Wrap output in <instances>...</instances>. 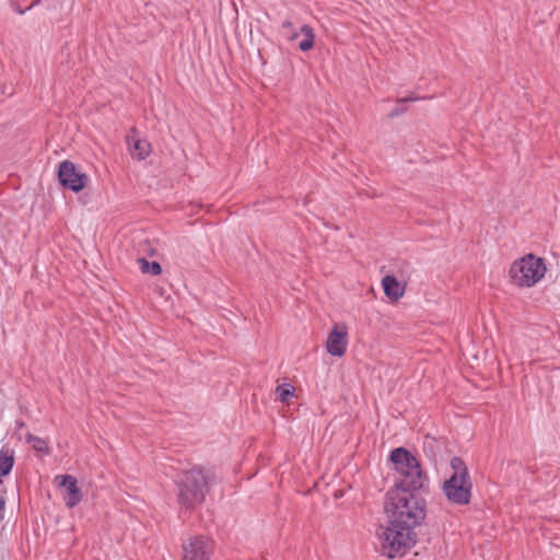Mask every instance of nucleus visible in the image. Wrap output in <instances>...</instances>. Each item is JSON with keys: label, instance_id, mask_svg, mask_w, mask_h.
Returning a JSON list of instances; mask_svg holds the SVG:
<instances>
[{"label": "nucleus", "instance_id": "nucleus-1", "mask_svg": "<svg viewBox=\"0 0 560 560\" xmlns=\"http://www.w3.org/2000/svg\"><path fill=\"white\" fill-rule=\"evenodd\" d=\"M416 489H394L387 493L388 518L415 529L425 518L427 503Z\"/></svg>", "mask_w": 560, "mask_h": 560}, {"label": "nucleus", "instance_id": "nucleus-2", "mask_svg": "<svg viewBox=\"0 0 560 560\" xmlns=\"http://www.w3.org/2000/svg\"><path fill=\"white\" fill-rule=\"evenodd\" d=\"M209 482V477L198 467L184 471L176 481L178 504L185 510L200 505L205 501Z\"/></svg>", "mask_w": 560, "mask_h": 560}, {"label": "nucleus", "instance_id": "nucleus-3", "mask_svg": "<svg viewBox=\"0 0 560 560\" xmlns=\"http://www.w3.org/2000/svg\"><path fill=\"white\" fill-rule=\"evenodd\" d=\"M396 475V489H420L423 487L425 476L419 460L406 448L398 447L389 456Z\"/></svg>", "mask_w": 560, "mask_h": 560}, {"label": "nucleus", "instance_id": "nucleus-4", "mask_svg": "<svg viewBox=\"0 0 560 560\" xmlns=\"http://www.w3.org/2000/svg\"><path fill=\"white\" fill-rule=\"evenodd\" d=\"M452 475L443 482L442 490L453 504L466 505L471 498L472 482L468 468L460 457L451 459Z\"/></svg>", "mask_w": 560, "mask_h": 560}, {"label": "nucleus", "instance_id": "nucleus-5", "mask_svg": "<svg viewBox=\"0 0 560 560\" xmlns=\"http://www.w3.org/2000/svg\"><path fill=\"white\" fill-rule=\"evenodd\" d=\"M382 552L387 558L402 557L415 544V529L388 518V525L380 535Z\"/></svg>", "mask_w": 560, "mask_h": 560}, {"label": "nucleus", "instance_id": "nucleus-6", "mask_svg": "<svg viewBox=\"0 0 560 560\" xmlns=\"http://www.w3.org/2000/svg\"><path fill=\"white\" fill-rule=\"evenodd\" d=\"M546 270L541 258L527 254L511 265L509 275L517 287L530 288L544 278Z\"/></svg>", "mask_w": 560, "mask_h": 560}, {"label": "nucleus", "instance_id": "nucleus-7", "mask_svg": "<svg viewBox=\"0 0 560 560\" xmlns=\"http://www.w3.org/2000/svg\"><path fill=\"white\" fill-rule=\"evenodd\" d=\"M58 177L62 186L75 192L82 190L88 183V176L78 172L70 161H63L59 164Z\"/></svg>", "mask_w": 560, "mask_h": 560}, {"label": "nucleus", "instance_id": "nucleus-8", "mask_svg": "<svg viewBox=\"0 0 560 560\" xmlns=\"http://www.w3.org/2000/svg\"><path fill=\"white\" fill-rule=\"evenodd\" d=\"M348 332L343 325L336 324L326 341L327 352L334 357H342L347 350Z\"/></svg>", "mask_w": 560, "mask_h": 560}, {"label": "nucleus", "instance_id": "nucleus-9", "mask_svg": "<svg viewBox=\"0 0 560 560\" xmlns=\"http://www.w3.org/2000/svg\"><path fill=\"white\" fill-rule=\"evenodd\" d=\"M212 551V541L196 537L184 546V560H208Z\"/></svg>", "mask_w": 560, "mask_h": 560}, {"label": "nucleus", "instance_id": "nucleus-10", "mask_svg": "<svg viewBox=\"0 0 560 560\" xmlns=\"http://www.w3.org/2000/svg\"><path fill=\"white\" fill-rule=\"evenodd\" d=\"M56 480H58L59 486L66 490L63 498L66 505L70 509L78 505L82 500V493L78 487L77 479L71 475H61L57 476Z\"/></svg>", "mask_w": 560, "mask_h": 560}, {"label": "nucleus", "instance_id": "nucleus-11", "mask_svg": "<svg viewBox=\"0 0 560 560\" xmlns=\"http://www.w3.org/2000/svg\"><path fill=\"white\" fill-rule=\"evenodd\" d=\"M15 463V452L9 446L0 448V478L8 476Z\"/></svg>", "mask_w": 560, "mask_h": 560}, {"label": "nucleus", "instance_id": "nucleus-12", "mask_svg": "<svg viewBox=\"0 0 560 560\" xmlns=\"http://www.w3.org/2000/svg\"><path fill=\"white\" fill-rule=\"evenodd\" d=\"M383 289L385 294L394 300L397 301L399 298L404 294V287L397 281V279L394 276H385L382 280Z\"/></svg>", "mask_w": 560, "mask_h": 560}, {"label": "nucleus", "instance_id": "nucleus-13", "mask_svg": "<svg viewBox=\"0 0 560 560\" xmlns=\"http://www.w3.org/2000/svg\"><path fill=\"white\" fill-rule=\"evenodd\" d=\"M128 142L130 147V153L133 159L142 161L149 156L151 152V144L147 140L137 139L133 140L132 143L130 140Z\"/></svg>", "mask_w": 560, "mask_h": 560}, {"label": "nucleus", "instance_id": "nucleus-14", "mask_svg": "<svg viewBox=\"0 0 560 560\" xmlns=\"http://www.w3.org/2000/svg\"><path fill=\"white\" fill-rule=\"evenodd\" d=\"M139 268L143 273H150L152 276H158L162 272V267L156 261H149L145 258L138 259Z\"/></svg>", "mask_w": 560, "mask_h": 560}, {"label": "nucleus", "instance_id": "nucleus-15", "mask_svg": "<svg viewBox=\"0 0 560 560\" xmlns=\"http://www.w3.org/2000/svg\"><path fill=\"white\" fill-rule=\"evenodd\" d=\"M301 32L305 35V38L300 42L299 47L302 51H307L314 46V33L308 25H303Z\"/></svg>", "mask_w": 560, "mask_h": 560}, {"label": "nucleus", "instance_id": "nucleus-16", "mask_svg": "<svg viewBox=\"0 0 560 560\" xmlns=\"http://www.w3.org/2000/svg\"><path fill=\"white\" fill-rule=\"evenodd\" d=\"M26 441L32 444L33 448L38 453L47 454L49 452V447L47 442L38 436L33 434H27Z\"/></svg>", "mask_w": 560, "mask_h": 560}, {"label": "nucleus", "instance_id": "nucleus-17", "mask_svg": "<svg viewBox=\"0 0 560 560\" xmlns=\"http://www.w3.org/2000/svg\"><path fill=\"white\" fill-rule=\"evenodd\" d=\"M277 397L281 402H285L293 396V389L290 385L278 386L276 389Z\"/></svg>", "mask_w": 560, "mask_h": 560}, {"label": "nucleus", "instance_id": "nucleus-18", "mask_svg": "<svg viewBox=\"0 0 560 560\" xmlns=\"http://www.w3.org/2000/svg\"><path fill=\"white\" fill-rule=\"evenodd\" d=\"M5 497L3 493L0 492V523L3 521L4 518V514H5Z\"/></svg>", "mask_w": 560, "mask_h": 560}, {"label": "nucleus", "instance_id": "nucleus-19", "mask_svg": "<svg viewBox=\"0 0 560 560\" xmlns=\"http://www.w3.org/2000/svg\"><path fill=\"white\" fill-rule=\"evenodd\" d=\"M417 100H419V98L418 97H406V98L398 100V102L405 103V102L417 101Z\"/></svg>", "mask_w": 560, "mask_h": 560}, {"label": "nucleus", "instance_id": "nucleus-20", "mask_svg": "<svg viewBox=\"0 0 560 560\" xmlns=\"http://www.w3.org/2000/svg\"><path fill=\"white\" fill-rule=\"evenodd\" d=\"M282 27H283V28H291V27H292V23H291L290 21H284V22L282 23Z\"/></svg>", "mask_w": 560, "mask_h": 560}, {"label": "nucleus", "instance_id": "nucleus-21", "mask_svg": "<svg viewBox=\"0 0 560 560\" xmlns=\"http://www.w3.org/2000/svg\"><path fill=\"white\" fill-rule=\"evenodd\" d=\"M398 114H399V112H398V110H394V112L392 113V116H396V115H398Z\"/></svg>", "mask_w": 560, "mask_h": 560}]
</instances>
